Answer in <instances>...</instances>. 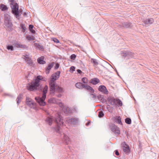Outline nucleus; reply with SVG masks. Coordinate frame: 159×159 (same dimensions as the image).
<instances>
[{
	"mask_svg": "<svg viewBox=\"0 0 159 159\" xmlns=\"http://www.w3.org/2000/svg\"><path fill=\"white\" fill-rule=\"evenodd\" d=\"M54 121L57 125V126L54 128L55 131L62 135L63 134V141L66 144H69L70 142L69 138L64 133L61 134L60 131V127L63 126L64 124L61 115L59 114H56L55 116Z\"/></svg>",
	"mask_w": 159,
	"mask_h": 159,
	"instance_id": "obj_1",
	"label": "nucleus"
},
{
	"mask_svg": "<svg viewBox=\"0 0 159 159\" xmlns=\"http://www.w3.org/2000/svg\"><path fill=\"white\" fill-rule=\"evenodd\" d=\"M47 80L46 78L40 75H38L35 79L30 84H29L28 90L31 91H34L37 89L38 90H41L42 89L41 88V87H39L40 85V81L42 80L46 81Z\"/></svg>",
	"mask_w": 159,
	"mask_h": 159,
	"instance_id": "obj_2",
	"label": "nucleus"
},
{
	"mask_svg": "<svg viewBox=\"0 0 159 159\" xmlns=\"http://www.w3.org/2000/svg\"><path fill=\"white\" fill-rule=\"evenodd\" d=\"M48 89V87L47 85H45L42 91V94L41 98L35 97V99L36 102L41 106H44L46 105V102L44 101L46 96Z\"/></svg>",
	"mask_w": 159,
	"mask_h": 159,
	"instance_id": "obj_3",
	"label": "nucleus"
},
{
	"mask_svg": "<svg viewBox=\"0 0 159 159\" xmlns=\"http://www.w3.org/2000/svg\"><path fill=\"white\" fill-rule=\"evenodd\" d=\"M49 89L50 94H55V92L58 93H61L63 89L59 86L56 85V84L49 83Z\"/></svg>",
	"mask_w": 159,
	"mask_h": 159,
	"instance_id": "obj_4",
	"label": "nucleus"
},
{
	"mask_svg": "<svg viewBox=\"0 0 159 159\" xmlns=\"http://www.w3.org/2000/svg\"><path fill=\"white\" fill-rule=\"evenodd\" d=\"M109 127L111 131L115 134H120V129L117 126L113 123L109 125Z\"/></svg>",
	"mask_w": 159,
	"mask_h": 159,
	"instance_id": "obj_5",
	"label": "nucleus"
},
{
	"mask_svg": "<svg viewBox=\"0 0 159 159\" xmlns=\"http://www.w3.org/2000/svg\"><path fill=\"white\" fill-rule=\"evenodd\" d=\"M11 12L14 15H18V9L19 6L17 3H15V4L12 6H11Z\"/></svg>",
	"mask_w": 159,
	"mask_h": 159,
	"instance_id": "obj_6",
	"label": "nucleus"
},
{
	"mask_svg": "<svg viewBox=\"0 0 159 159\" xmlns=\"http://www.w3.org/2000/svg\"><path fill=\"white\" fill-rule=\"evenodd\" d=\"M75 86L77 88L80 89H83L84 88L87 90L89 88H92V87L90 86L87 85L83 84L82 83L80 82H78L76 83L75 84Z\"/></svg>",
	"mask_w": 159,
	"mask_h": 159,
	"instance_id": "obj_7",
	"label": "nucleus"
},
{
	"mask_svg": "<svg viewBox=\"0 0 159 159\" xmlns=\"http://www.w3.org/2000/svg\"><path fill=\"white\" fill-rule=\"evenodd\" d=\"M122 149L126 153H129L130 152V150L129 146L127 145L125 142L121 144Z\"/></svg>",
	"mask_w": 159,
	"mask_h": 159,
	"instance_id": "obj_8",
	"label": "nucleus"
},
{
	"mask_svg": "<svg viewBox=\"0 0 159 159\" xmlns=\"http://www.w3.org/2000/svg\"><path fill=\"white\" fill-rule=\"evenodd\" d=\"M87 90L89 92V94H90V98L92 100H95L96 99V95L94 94V90L93 89L92 87L91 88H89L87 89Z\"/></svg>",
	"mask_w": 159,
	"mask_h": 159,
	"instance_id": "obj_9",
	"label": "nucleus"
},
{
	"mask_svg": "<svg viewBox=\"0 0 159 159\" xmlns=\"http://www.w3.org/2000/svg\"><path fill=\"white\" fill-rule=\"evenodd\" d=\"M98 90L104 94L107 95L108 93V91L104 85H101L100 86L98 87Z\"/></svg>",
	"mask_w": 159,
	"mask_h": 159,
	"instance_id": "obj_10",
	"label": "nucleus"
},
{
	"mask_svg": "<svg viewBox=\"0 0 159 159\" xmlns=\"http://www.w3.org/2000/svg\"><path fill=\"white\" fill-rule=\"evenodd\" d=\"M66 120L68 123L72 125H75L78 122V119L75 118L67 119Z\"/></svg>",
	"mask_w": 159,
	"mask_h": 159,
	"instance_id": "obj_11",
	"label": "nucleus"
},
{
	"mask_svg": "<svg viewBox=\"0 0 159 159\" xmlns=\"http://www.w3.org/2000/svg\"><path fill=\"white\" fill-rule=\"evenodd\" d=\"M107 101L108 103L112 105H116V99L114 97H108L107 98Z\"/></svg>",
	"mask_w": 159,
	"mask_h": 159,
	"instance_id": "obj_12",
	"label": "nucleus"
},
{
	"mask_svg": "<svg viewBox=\"0 0 159 159\" xmlns=\"http://www.w3.org/2000/svg\"><path fill=\"white\" fill-rule=\"evenodd\" d=\"M4 24L7 27V30L9 31H11L12 30L13 24L11 21L4 22Z\"/></svg>",
	"mask_w": 159,
	"mask_h": 159,
	"instance_id": "obj_13",
	"label": "nucleus"
},
{
	"mask_svg": "<svg viewBox=\"0 0 159 159\" xmlns=\"http://www.w3.org/2000/svg\"><path fill=\"white\" fill-rule=\"evenodd\" d=\"M53 75L52 74L50 78L48 79L49 83L56 84V81L58 79L57 77L56 76Z\"/></svg>",
	"mask_w": 159,
	"mask_h": 159,
	"instance_id": "obj_14",
	"label": "nucleus"
},
{
	"mask_svg": "<svg viewBox=\"0 0 159 159\" xmlns=\"http://www.w3.org/2000/svg\"><path fill=\"white\" fill-rule=\"evenodd\" d=\"M54 64V62H52L51 63L49 64L48 66L46 68L45 72L47 74H48L49 73L50 71L52 68Z\"/></svg>",
	"mask_w": 159,
	"mask_h": 159,
	"instance_id": "obj_15",
	"label": "nucleus"
},
{
	"mask_svg": "<svg viewBox=\"0 0 159 159\" xmlns=\"http://www.w3.org/2000/svg\"><path fill=\"white\" fill-rule=\"evenodd\" d=\"M122 26L125 28H131L132 27V24L131 22H124L122 23Z\"/></svg>",
	"mask_w": 159,
	"mask_h": 159,
	"instance_id": "obj_16",
	"label": "nucleus"
},
{
	"mask_svg": "<svg viewBox=\"0 0 159 159\" xmlns=\"http://www.w3.org/2000/svg\"><path fill=\"white\" fill-rule=\"evenodd\" d=\"M26 104L30 107V108L33 109H36V103L34 102L33 101L26 103Z\"/></svg>",
	"mask_w": 159,
	"mask_h": 159,
	"instance_id": "obj_17",
	"label": "nucleus"
},
{
	"mask_svg": "<svg viewBox=\"0 0 159 159\" xmlns=\"http://www.w3.org/2000/svg\"><path fill=\"white\" fill-rule=\"evenodd\" d=\"M154 22L153 19H146L144 21V23L146 25L151 24Z\"/></svg>",
	"mask_w": 159,
	"mask_h": 159,
	"instance_id": "obj_18",
	"label": "nucleus"
},
{
	"mask_svg": "<svg viewBox=\"0 0 159 159\" xmlns=\"http://www.w3.org/2000/svg\"><path fill=\"white\" fill-rule=\"evenodd\" d=\"M114 121L117 124L122 125L121 118L120 116H116L114 118Z\"/></svg>",
	"mask_w": 159,
	"mask_h": 159,
	"instance_id": "obj_19",
	"label": "nucleus"
},
{
	"mask_svg": "<svg viewBox=\"0 0 159 159\" xmlns=\"http://www.w3.org/2000/svg\"><path fill=\"white\" fill-rule=\"evenodd\" d=\"M4 18V22L11 21V17L7 14H5Z\"/></svg>",
	"mask_w": 159,
	"mask_h": 159,
	"instance_id": "obj_20",
	"label": "nucleus"
},
{
	"mask_svg": "<svg viewBox=\"0 0 159 159\" xmlns=\"http://www.w3.org/2000/svg\"><path fill=\"white\" fill-rule=\"evenodd\" d=\"M100 82V80L97 78L92 79L90 80V83L93 85H96Z\"/></svg>",
	"mask_w": 159,
	"mask_h": 159,
	"instance_id": "obj_21",
	"label": "nucleus"
},
{
	"mask_svg": "<svg viewBox=\"0 0 159 159\" xmlns=\"http://www.w3.org/2000/svg\"><path fill=\"white\" fill-rule=\"evenodd\" d=\"M23 95L21 93H20L19 95L17 97L16 101V102L17 104L18 105L19 104L20 102L23 97Z\"/></svg>",
	"mask_w": 159,
	"mask_h": 159,
	"instance_id": "obj_22",
	"label": "nucleus"
},
{
	"mask_svg": "<svg viewBox=\"0 0 159 159\" xmlns=\"http://www.w3.org/2000/svg\"><path fill=\"white\" fill-rule=\"evenodd\" d=\"M0 9L2 11H4L7 10L8 7L6 5L1 4H0Z\"/></svg>",
	"mask_w": 159,
	"mask_h": 159,
	"instance_id": "obj_23",
	"label": "nucleus"
},
{
	"mask_svg": "<svg viewBox=\"0 0 159 159\" xmlns=\"http://www.w3.org/2000/svg\"><path fill=\"white\" fill-rule=\"evenodd\" d=\"M91 62L93 64V66L96 67L98 64V63L96 59L91 58L90 60Z\"/></svg>",
	"mask_w": 159,
	"mask_h": 159,
	"instance_id": "obj_24",
	"label": "nucleus"
},
{
	"mask_svg": "<svg viewBox=\"0 0 159 159\" xmlns=\"http://www.w3.org/2000/svg\"><path fill=\"white\" fill-rule=\"evenodd\" d=\"M37 61L40 64H44L46 63V61H44V58L42 57L39 58L37 59Z\"/></svg>",
	"mask_w": 159,
	"mask_h": 159,
	"instance_id": "obj_25",
	"label": "nucleus"
},
{
	"mask_svg": "<svg viewBox=\"0 0 159 159\" xmlns=\"http://www.w3.org/2000/svg\"><path fill=\"white\" fill-rule=\"evenodd\" d=\"M46 121L49 125H51L52 124L53 119L52 118L48 117L46 119Z\"/></svg>",
	"mask_w": 159,
	"mask_h": 159,
	"instance_id": "obj_26",
	"label": "nucleus"
},
{
	"mask_svg": "<svg viewBox=\"0 0 159 159\" xmlns=\"http://www.w3.org/2000/svg\"><path fill=\"white\" fill-rule=\"evenodd\" d=\"M23 12V10L20 9L19 10L18 9V15H14L18 19H20L19 16H20Z\"/></svg>",
	"mask_w": 159,
	"mask_h": 159,
	"instance_id": "obj_27",
	"label": "nucleus"
},
{
	"mask_svg": "<svg viewBox=\"0 0 159 159\" xmlns=\"http://www.w3.org/2000/svg\"><path fill=\"white\" fill-rule=\"evenodd\" d=\"M25 38L28 40L29 41L33 40L35 39V37L34 36H30L29 35H26Z\"/></svg>",
	"mask_w": 159,
	"mask_h": 159,
	"instance_id": "obj_28",
	"label": "nucleus"
},
{
	"mask_svg": "<svg viewBox=\"0 0 159 159\" xmlns=\"http://www.w3.org/2000/svg\"><path fill=\"white\" fill-rule=\"evenodd\" d=\"M34 45L36 48H38L40 50L44 49L43 47L42 46L40 45L38 43H34Z\"/></svg>",
	"mask_w": 159,
	"mask_h": 159,
	"instance_id": "obj_29",
	"label": "nucleus"
},
{
	"mask_svg": "<svg viewBox=\"0 0 159 159\" xmlns=\"http://www.w3.org/2000/svg\"><path fill=\"white\" fill-rule=\"evenodd\" d=\"M25 61L30 66H31L33 64V62L31 60V59L30 58L28 59H25Z\"/></svg>",
	"mask_w": 159,
	"mask_h": 159,
	"instance_id": "obj_30",
	"label": "nucleus"
},
{
	"mask_svg": "<svg viewBox=\"0 0 159 159\" xmlns=\"http://www.w3.org/2000/svg\"><path fill=\"white\" fill-rule=\"evenodd\" d=\"M20 27L22 29V31L23 32H25L26 30V28L25 24H20Z\"/></svg>",
	"mask_w": 159,
	"mask_h": 159,
	"instance_id": "obj_31",
	"label": "nucleus"
},
{
	"mask_svg": "<svg viewBox=\"0 0 159 159\" xmlns=\"http://www.w3.org/2000/svg\"><path fill=\"white\" fill-rule=\"evenodd\" d=\"M6 48L8 50L13 51L14 50V46L12 45H8L7 46Z\"/></svg>",
	"mask_w": 159,
	"mask_h": 159,
	"instance_id": "obj_32",
	"label": "nucleus"
},
{
	"mask_svg": "<svg viewBox=\"0 0 159 159\" xmlns=\"http://www.w3.org/2000/svg\"><path fill=\"white\" fill-rule=\"evenodd\" d=\"M125 121L127 124H130L131 123V120L130 118L127 117L125 119Z\"/></svg>",
	"mask_w": 159,
	"mask_h": 159,
	"instance_id": "obj_33",
	"label": "nucleus"
},
{
	"mask_svg": "<svg viewBox=\"0 0 159 159\" xmlns=\"http://www.w3.org/2000/svg\"><path fill=\"white\" fill-rule=\"evenodd\" d=\"M107 108L109 112H112L113 109V107H111L110 105H107Z\"/></svg>",
	"mask_w": 159,
	"mask_h": 159,
	"instance_id": "obj_34",
	"label": "nucleus"
},
{
	"mask_svg": "<svg viewBox=\"0 0 159 159\" xmlns=\"http://www.w3.org/2000/svg\"><path fill=\"white\" fill-rule=\"evenodd\" d=\"M20 42H14L13 43V45L15 47L17 48H19L20 47Z\"/></svg>",
	"mask_w": 159,
	"mask_h": 159,
	"instance_id": "obj_35",
	"label": "nucleus"
},
{
	"mask_svg": "<svg viewBox=\"0 0 159 159\" xmlns=\"http://www.w3.org/2000/svg\"><path fill=\"white\" fill-rule=\"evenodd\" d=\"M128 57H134V54L132 52L129 51H126Z\"/></svg>",
	"mask_w": 159,
	"mask_h": 159,
	"instance_id": "obj_36",
	"label": "nucleus"
},
{
	"mask_svg": "<svg viewBox=\"0 0 159 159\" xmlns=\"http://www.w3.org/2000/svg\"><path fill=\"white\" fill-rule=\"evenodd\" d=\"M117 104L119 105V106H122V103L121 101L119 99H116V102Z\"/></svg>",
	"mask_w": 159,
	"mask_h": 159,
	"instance_id": "obj_37",
	"label": "nucleus"
},
{
	"mask_svg": "<svg viewBox=\"0 0 159 159\" xmlns=\"http://www.w3.org/2000/svg\"><path fill=\"white\" fill-rule=\"evenodd\" d=\"M104 116V113L102 111H100L98 112V116L100 118L103 117Z\"/></svg>",
	"mask_w": 159,
	"mask_h": 159,
	"instance_id": "obj_38",
	"label": "nucleus"
},
{
	"mask_svg": "<svg viewBox=\"0 0 159 159\" xmlns=\"http://www.w3.org/2000/svg\"><path fill=\"white\" fill-rule=\"evenodd\" d=\"M63 111L64 113L66 114H68L70 111L69 108L68 107L64 108Z\"/></svg>",
	"mask_w": 159,
	"mask_h": 159,
	"instance_id": "obj_39",
	"label": "nucleus"
},
{
	"mask_svg": "<svg viewBox=\"0 0 159 159\" xmlns=\"http://www.w3.org/2000/svg\"><path fill=\"white\" fill-rule=\"evenodd\" d=\"M61 73V72L60 71H57L56 72H55V73L53 74V75H55L57 77L58 79L60 77V75Z\"/></svg>",
	"mask_w": 159,
	"mask_h": 159,
	"instance_id": "obj_40",
	"label": "nucleus"
},
{
	"mask_svg": "<svg viewBox=\"0 0 159 159\" xmlns=\"http://www.w3.org/2000/svg\"><path fill=\"white\" fill-rule=\"evenodd\" d=\"M19 48H20L22 49H25L27 48V47L26 45L25 44H20V47H19Z\"/></svg>",
	"mask_w": 159,
	"mask_h": 159,
	"instance_id": "obj_41",
	"label": "nucleus"
},
{
	"mask_svg": "<svg viewBox=\"0 0 159 159\" xmlns=\"http://www.w3.org/2000/svg\"><path fill=\"white\" fill-rule=\"evenodd\" d=\"M98 98L101 100H104V99L103 98V96L101 95H99L97 96Z\"/></svg>",
	"mask_w": 159,
	"mask_h": 159,
	"instance_id": "obj_42",
	"label": "nucleus"
},
{
	"mask_svg": "<svg viewBox=\"0 0 159 159\" xmlns=\"http://www.w3.org/2000/svg\"><path fill=\"white\" fill-rule=\"evenodd\" d=\"M126 51L124 52L122 54V57L123 58H125L126 57H128L127 55L126 54Z\"/></svg>",
	"mask_w": 159,
	"mask_h": 159,
	"instance_id": "obj_43",
	"label": "nucleus"
},
{
	"mask_svg": "<svg viewBox=\"0 0 159 159\" xmlns=\"http://www.w3.org/2000/svg\"><path fill=\"white\" fill-rule=\"evenodd\" d=\"M82 81L84 83H87L88 82V80L86 77H83L82 79Z\"/></svg>",
	"mask_w": 159,
	"mask_h": 159,
	"instance_id": "obj_44",
	"label": "nucleus"
},
{
	"mask_svg": "<svg viewBox=\"0 0 159 159\" xmlns=\"http://www.w3.org/2000/svg\"><path fill=\"white\" fill-rule=\"evenodd\" d=\"M33 101L31 99L29 98H26V103H27L28 102H31V101Z\"/></svg>",
	"mask_w": 159,
	"mask_h": 159,
	"instance_id": "obj_45",
	"label": "nucleus"
},
{
	"mask_svg": "<svg viewBox=\"0 0 159 159\" xmlns=\"http://www.w3.org/2000/svg\"><path fill=\"white\" fill-rule=\"evenodd\" d=\"M76 57V55L75 54L71 55L70 56V59L71 60H74Z\"/></svg>",
	"mask_w": 159,
	"mask_h": 159,
	"instance_id": "obj_46",
	"label": "nucleus"
},
{
	"mask_svg": "<svg viewBox=\"0 0 159 159\" xmlns=\"http://www.w3.org/2000/svg\"><path fill=\"white\" fill-rule=\"evenodd\" d=\"M52 39V40L55 43H59L60 42L59 40L56 38H53Z\"/></svg>",
	"mask_w": 159,
	"mask_h": 159,
	"instance_id": "obj_47",
	"label": "nucleus"
},
{
	"mask_svg": "<svg viewBox=\"0 0 159 159\" xmlns=\"http://www.w3.org/2000/svg\"><path fill=\"white\" fill-rule=\"evenodd\" d=\"M75 67L74 66H71L70 68V71H72V72H73V71L75 70Z\"/></svg>",
	"mask_w": 159,
	"mask_h": 159,
	"instance_id": "obj_48",
	"label": "nucleus"
},
{
	"mask_svg": "<svg viewBox=\"0 0 159 159\" xmlns=\"http://www.w3.org/2000/svg\"><path fill=\"white\" fill-rule=\"evenodd\" d=\"M59 66H60V65L58 63H57L56 64V65L54 67V69H57L59 68Z\"/></svg>",
	"mask_w": 159,
	"mask_h": 159,
	"instance_id": "obj_49",
	"label": "nucleus"
},
{
	"mask_svg": "<svg viewBox=\"0 0 159 159\" xmlns=\"http://www.w3.org/2000/svg\"><path fill=\"white\" fill-rule=\"evenodd\" d=\"M10 1L11 2V3H10L11 6L13 5L14 4H15V3H16V2H15L14 0H10Z\"/></svg>",
	"mask_w": 159,
	"mask_h": 159,
	"instance_id": "obj_50",
	"label": "nucleus"
},
{
	"mask_svg": "<svg viewBox=\"0 0 159 159\" xmlns=\"http://www.w3.org/2000/svg\"><path fill=\"white\" fill-rule=\"evenodd\" d=\"M34 27V26L32 25H29V30H30L32 29Z\"/></svg>",
	"mask_w": 159,
	"mask_h": 159,
	"instance_id": "obj_51",
	"label": "nucleus"
},
{
	"mask_svg": "<svg viewBox=\"0 0 159 159\" xmlns=\"http://www.w3.org/2000/svg\"><path fill=\"white\" fill-rule=\"evenodd\" d=\"M24 56L25 57V59H28L30 58L29 57V55L27 54H26L25 56Z\"/></svg>",
	"mask_w": 159,
	"mask_h": 159,
	"instance_id": "obj_52",
	"label": "nucleus"
},
{
	"mask_svg": "<svg viewBox=\"0 0 159 159\" xmlns=\"http://www.w3.org/2000/svg\"><path fill=\"white\" fill-rule=\"evenodd\" d=\"M30 31L31 32V33L32 34H35L36 33L35 31L33 29L30 30Z\"/></svg>",
	"mask_w": 159,
	"mask_h": 159,
	"instance_id": "obj_53",
	"label": "nucleus"
},
{
	"mask_svg": "<svg viewBox=\"0 0 159 159\" xmlns=\"http://www.w3.org/2000/svg\"><path fill=\"white\" fill-rule=\"evenodd\" d=\"M115 154L117 156H119V153L117 150H116L115 151Z\"/></svg>",
	"mask_w": 159,
	"mask_h": 159,
	"instance_id": "obj_54",
	"label": "nucleus"
},
{
	"mask_svg": "<svg viewBox=\"0 0 159 159\" xmlns=\"http://www.w3.org/2000/svg\"><path fill=\"white\" fill-rule=\"evenodd\" d=\"M77 72L79 74H81V73H82V71L80 70V69H77Z\"/></svg>",
	"mask_w": 159,
	"mask_h": 159,
	"instance_id": "obj_55",
	"label": "nucleus"
},
{
	"mask_svg": "<svg viewBox=\"0 0 159 159\" xmlns=\"http://www.w3.org/2000/svg\"><path fill=\"white\" fill-rule=\"evenodd\" d=\"M27 13L26 12H25L23 14V16L25 17H26L27 16Z\"/></svg>",
	"mask_w": 159,
	"mask_h": 159,
	"instance_id": "obj_56",
	"label": "nucleus"
},
{
	"mask_svg": "<svg viewBox=\"0 0 159 159\" xmlns=\"http://www.w3.org/2000/svg\"><path fill=\"white\" fill-rule=\"evenodd\" d=\"M61 94H58L57 95V96L58 98H60L61 97Z\"/></svg>",
	"mask_w": 159,
	"mask_h": 159,
	"instance_id": "obj_57",
	"label": "nucleus"
},
{
	"mask_svg": "<svg viewBox=\"0 0 159 159\" xmlns=\"http://www.w3.org/2000/svg\"><path fill=\"white\" fill-rule=\"evenodd\" d=\"M73 45H74V46H78V47H80V46L76 45L75 43H73Z\"/></svg>",
	"mask_w": 159,
	"mask_h": 159,
	"instance_id": "obj_58",
	"label": "nucleus"
},
{
	"mask_svg": "<svg viewBox=\"0 0 159 159\" xmlns=\"http://www.w3.org/2000/svg\"><path fill=\"white\" fill-rule=\"evenodd\" d=\"M89 122H88L86 124V125L87 126L89 125Z\"/></svg>",
	"mask_w": 159,
	"mask_h": 159,
	"instance_id": "obj_59",
	"label": "nucleus"
}]
</instances>
